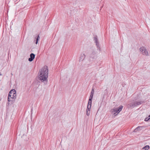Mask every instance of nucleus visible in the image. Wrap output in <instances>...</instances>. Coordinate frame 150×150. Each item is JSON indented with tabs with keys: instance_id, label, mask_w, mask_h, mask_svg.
Masks as SVG:
<instances>
[{
	"instance_id": "dca6fc26",
	"label": "nucleus",
	"mask_w": 150,
	"mask_h": 150,
	"mask_svg": "<svg viewBox=\"0 0 150 150\" xmlns=\"http://www.w3.org/2000/svg\"><path fill=\"white\" fill-rule=\"evenodd\" d=\"M150 118H145V121H147Z\"/></svg>"
},
{
	"instance_id": "39448f33",
	"label": "nucleus",
	"mask_w": 150,
	"mask_h": 150,
	"mask_svg": "<svg viewBox=\"0 0 150 150\" xmlns=\"http://www.w3.org/2000/svg\"><path fill=\"white\" fill-rule=\"evenodd\" d=\"M112 113L113 114V115H114V116H116L120 112L119 110H118L117 108L112 109Z\"/></svg>"
},
{
	"instance_id": "f257e3e1",
	"label": "nucleus",
	"mask_w": 150,
	"mask_h": 150,
	"mask_svg": "<svg viewBox=\"0 0 150 150\" xmlns=\"http://www.w3.org/2000/svg\"><path fill=\"white\" fill-rule=\"evenodd\" d=\"M48 72V69L47 66L44 67L39 71V79L42 82H44L45 84L47 83Z\"/></svg>"
},
{
	"instance_id": "f03ea898",
	"label": "nucleus",
	"mask_w": 150,
	"mask_h": 150,
	"mask_svg": "<svg viewBox=\"0 0 150 150\" xmlns=\"http://www.w3.org/2000/svg\"><path fill=\"white\" fill-rule=\"evenodd\" d=\"M16 94L15 90H11L9 93L8 97V104L11 105L12 104L16 98Z\"/></svg>"
},
{
	"instance_id": "7ed1b4c3",
	"label": "nucleus",
	"mask_w": 150,
	"mask_h": 150,
	"mask_svg": "<svg viewBox=\"0 0 150 150\" xmlns=\"http://www.w3.org/2000/svg\"><path fill=\"white\" fill-rule=\"evenodd\" d=\"M143 102L142 101H135L134 103H130L128 105V108H134L135 107L137 106L138 105L141 104Z\"/></svg>"
},
{
	"instance_id": "423d86ee",
	"label": "nucleus",
	"mask_w": 150,
	"mask_h": 150,
	"mask_svg": "<svg viewBox=\"0 0 150 150\" xmlns=\"http://www.w3.org/2000/svg\"><path fill=\"white\" fill-rule=\"evenodd\" d=\"M30 57L28 59V61L30 62H32L35 58V55L33 53H31L30 54Z\"/></svg>"
},
{
	"instance_id": "0eeeda50",
	"label": "nucleus",
	"mask_w": 150,
	"mask_h": 150,
	"mask_svg": "<svg viewBox=\"0 0 150 150\" xmlns=\"http://www.w3.org/2000/svg\"><path fill=\"white\" fill-rule=\"evenodd\" d=\"M92 99H89L88 104L87 107H88V108H91V103H92Z\"/></svg>"
},
{
	"instance_id": "9d476101",
	"label": "nucleus",
	"mask_w": 150,
	"mask_h": 150,
	"mask_svg": "<svg viewBox=\"0 0 150 150\" xmlns=\"http://www.w3.org/2000/svg\"><path fill=\"white\" fill-rule=\"evenodd\" d=\"M94 90L93 89H92L91 91V94H90L89 99H92L93 94H94Z\"/></svg>"
},
{
	"instance_id": "6e6552de",
	"label": "nucleus",
	"mask_w": 150,
	"mask_h": 150,
	"mask_svg": "<svg viewBox=\"0 0 150 150\" xmlns=\"http://www.w3.org/2000/svg\"><path fill=\"white\" fill-rule=\"evenodd\" d=\"M85 56L84 54H82L81 55L79 61H82L85 58Z\"/></svg>"
},
{
	"instance_id": "f8f14e48",
	"label": "nucleus",
	"mask_w": 150,
	"mask_h": 150,
	"mask_svg": "<svg viewBox=\"0 0 150 150\" xmlns=\"http://www.w3.org/2000/svg\"><path fill=\"white\" fill-rule=\"evenodd\" d=\"M149 148V146L148 145H146L143 148V149H144L145 150H148Z\"/></svg>"
},
{
	"instance_id": "4468645a",
	"label": "nucleus",
	"mask_w": 150,
	"mask_h": 150,
	"mask_svg": "<svg viewBox=\"0 0 150 150\" xmlns=\"http://www.w3.org/2000/svg\"><path fill=\"white\" fill-rule=\"evenodd\" d=\"M123 108V106L122 105H120L118 108H117L118 110H119L120 112Z\"/></svg>"
},
{
	"instance_id": "9b49d317",
	"label": "nucleus",
	"mask_w": 150,
	"mask_h": 150,
	"mask_svg": "<svg viewBox=\"0 0 150 150\" xmlns=\"http://www.w3.org/2000/svg\"><path fill=\"white\" fill-rule=\"evenodd\" d=\"M94 40L95 41V42L96 43V45L97 47L99 46V44L98 42V39L97 37H94Z\"/></svg>"
},
{
	"instance_id": "ddd939ff",
	"label": "nucleus",
	"mask_w": 150,
	"mask_h": 150,
	"mask_svg": "<svg viewBox=\"0 0 150 150\" xmlns=\"http://www.w3.org/2000/svg\"><path fill=\"white\" fill-rule=\"evenodd\" d=\"M141 127L139 126L138 127L134 130L133 132H136L137 131H138L139 130V129Z\"/></svg>"
},
{
	"instance_id": "2eb2a0df",
	"label": "nucleus",
	"mask_w": 150,
	"mask_h": 150,
	"mask_svg": "<svg viewBox=\"0 0 150 150\" xmlns=\"http://www.w3.org/2000/svg\"><path fill=\"white\" fill-rule=\"evenodd\" d=\"M40 38V37L39 35H38V37L36 39V41L35 43L36 44H38V41L39 39Z\"/></svg>"
},
{
	"instance_id": "f3484780",
	"label": "nucleus",
	"mask_w": 150,
	"mask_h": 150,
	"mask_svg": "<svg viewBox=\"0 0 150 150\" xmlns=\"http://www.w3.org/2000/svg\"><path fill=\"white\" fill-rule=\"evenodd\" d=\"M1 75H2V74L1 73H0V76H1Z\"/></svg>"
},
{
	"instance_id": "20e7f679",
	"label": "nucleus",
	"mask_w": 150,
	"mask_h": 150,
	"mask_svg": "<svg viewBox=\"0 0 150 150\" xmlns=\"http://www.w3.org/2000/svg\"><path fill=\"white\" fill-rule=\"evenodd\" d=\"M139 50L143 55L146 56H148L149 54L148 52L145 47H141L140 48Z\"/></svg>"
},
{
	"instance_id": "1a4fd4ad",
	"label": "nucleus",
	"mask_w": 150,
	"mask_h": 150,
	"mask_svg": "<svg viewBox=\"0 0 150 150\" xmlns=\"http://www.w3.org/2000/svg\"><path fill=\"white\" fill-rule=\"evenodd\" d=\"M91 108H88V107H87V109L86 110V114L88 116L90 115V113Z\"/></svg>"
}]
</instances>
